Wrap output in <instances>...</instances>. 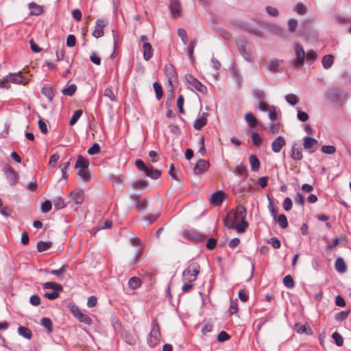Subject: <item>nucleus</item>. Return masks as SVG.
Listing matches in <instances>:
<instances>
[{"instance_id":"1","label":"nucleus","mask_w":351,"mask_h":351,"mask_svg":"<svg viewBox=\"0 0 351 351\" xmlns=\"http://www.w3.org/2000/svg\"><path fill=\"white\" fill-rule=\"evenodd\" d=\"M326 97L330 101L338 105H342L348 99V93L346 90L338 87H332L326 90Z\"/></svg>"},{"instance_id":"2","label":"nucleus","mask_w":351,"mask_h":351,"mask_svg":"<svg viewBox=\"0 0 351 351\" xmlns=\"http://www.w3.org/2000/svg\"><path fill=\"white\" fill-rule=\"evenodd\" d=\"M200 267L195 262H190L186 269L182 272V280L189 282H193L197 279L199 273Z\"/></svg>"},{"instance_id":"3","label":"nucleus","mask_w":351,"mask_h":351,"mask_svg":"<svg viewBox=\"0 0 351 351\" xmlns=\"http://www.w3.org/2000/svg\"><path fill=\"white\" fill-rule=\"evenodd\" d=\"M294 51L295 59L293 61L292 64L295 68L299 69L304 64L305 51L299 43H294Z\"/></svg>"},{"instance_id":"4","label":"nucleus","mask_w":351,"mask_h":351,"mask_svg":"<svg viewBox=\"0 0 351 351\" xmlns=\"http://www.w3.org/2000/svg\"><path fill=\"white\" fill-rule=\"evenodd\" d=\"M152 326V330L147 338V342L151 347H154L158 343L161 336L156 319L153 320Z\"/></svg>"},{"instance_id":"5","label":"nucleus","mask_w":351,"mask_h":351,"mask_svg":"<svg viewBox=\"0 0 351 351\" xmlns=\"http://www.w3.org/2000/svg\"><path fill=\"white\" fill-rule=\"evenodd\" d=\"M185 81L195 90L202 94L207 93V88L206 86L202 84L197 78L194 77L190 74H187L184 76Z\"/></svg>"},{"instance_id":"6","label":"nucleus","mask_w":351,"mask_h":351,"mask_svg":"<svg viewBox=\"0 0 351 351\" xmlns=\"http://www.w3.org/2000/svg\"><path fill=\"white\" fill-rule=\"evenodd\" d=\"M237 221V219H233L229 224L228 218L224 219V224L228 228H235L237 232L239 234L244 232L248 226V223L245 220H241V224H236Z\"/></svg>"},{"instance_id":"7","label":"nucleus","mask_w":351,"mask_h":351,"mask_svg":"<svg viewBox=\"0 0 351 351\" xmlns=\"http://www.w3.org/2000/svg\"><path fill=\"white\" fill-rule=\"evenodd\" d=\"M71 312L76 319H77L80 322L84 323L87 325H90L92 324V319L87 315L84 314L78 307L72 306Z\"/></svg>"},{"instance_id":"8","label":"nucleus","mask_w":351,"mask_h":351,"mask_svg":"<svg viewBox=\"0 0 351 351\" xmlns=\"http://www.w3.org/2000/svg\"><path fill=\"white\" fill-rule=\"evenodd\" d=\"M4 173L11 186H14L17 182L19 175L14 169L10 167H5L3 169Z\"/></svg>"},{"instance_id":"9","label":"nucleus","mask_w":351,"mask_h":351,"mask_svg":"<svg viewBox=\"0 0 351 351\" xmlns=\"http://www.w3.org/2000/svg\"><path fill=\"white\" fill-rule=\"evenodd\" d=\"M108 22L104 19H99L96 21V27L93 32V36L98 38L104 35L103 28L107 25Z\"/></svg>"},{"instance_id":"10","label":"nucleus","mask_w":351,"mask_h":351,"mask_svg":"<svg viewBox=\"0 0 351 351\" xmlns=\"http://www.w3.org/2000/svg\"><path fill=\"white\" fill-rule=\"evenodd\" d=\"M209 167V162L204 159H199L195 164L193 172L195 174L204 173Z\"/></svg>"},{"instance_id":"11","label":"nucleus","mask_w":351,"mask_h":351,"mask_svg":"<svg viewBox=\"0 0 351 351\" xmlns=\"http://www.w3.org/2000/svg\"><path fill=\"white\" fill-rule=\"evenodd\" d=\"M290 156L293 160L295 161H299L302 159V149L299 144L294 143L292 145Z\"/></svg>"},{"instance_id":"12","label":"nucleus","mask_w":351,"mask_h":351,"mask_svg":"<svg viewBox=\"0 0 351 351\" xmlns=\"http://www.w3.org/2000/svg\"><path fill=\"white\" fill-rule=\"evenodd\" d=\"M225 198V193L223 191H218L210 196V202L211 204L219 206Z\"/></svg>"},{"instance_id":"13","label":"nucleus","mask_w":351,"mask_h":351,"mask_svg":"<svg viewBox=\"0 0 351 351\" xmlns=\"http://www.w3.org/2000/svg\"><path fill=\"white\" fill-rule=\"evenodd\" d=\"M7 80L17 84H25L27 83L26 79L20 72L8 75L7 76Z\"/></svg>"},{"instance_id":"14","label":"nucleus","mask_w":351,"mask_h":351,"mask_svg":"<svg viewBox=\"0 0 351 351\" xmlns=\"http://www.w3.org/2000/svg\"><path fill=\"white\" fill-rule=\"evenodd\" d=\"M285 145V140L284 137L279 136L271 143V149L275 153H278Z\"/></svg>"},{"instance_id":"15","label":"nucleus","mask_w":351,"mask_h":351,"mask_svg":"<svg viewBox=\"0 0 351 351\" xmlns=\"http://www.w3.org/2000/svg\"><path fill=\"white\" fill-rule=\"evenodd\" d=\"M318 145V141L312 137L306 136L304 138L303 147L305 149L310 150V153H313L315 150L311 149L314 147H316Z\"/></svg>"},{"instance_id":"16","label":"nucleus","mask_w":351,"mask_h":351,"mask_svg":"<svg viewBox=\"0 0 351 351\" xmlns=\"http://www.w3.org/2000/svg\"><path fill=\"white\" fill-rule=\"evenodd\" d=\"M169 8L173 17L181 16L180 4L179 0H170Z\"/></svg>"},{"instance_id":"17","label":"nucleus","mask_w":351,"mask_h":351,"mask_svg":"<svg viewBox=\"0 0 351 351\" xmlns=\"http://www.w3.org/2000/svg\"><path fill=\"white\" fill-rule=\"evenodd\" d=\"M132 200L135 203L136 209L138 211H141L146 208L147 202V199L141 200L140 197L138 195H132L130 196Z\"/></svg>"},{"instance_id":"18","label":"nucleus","mask_w":351,"mask_h":351,"mask_svg":"<svg viewBox=\"0 0 351 351\" xmlns=\"http://www.w3.org/2000/svg\"><path fill=\"white\" fill-rule=\"evenodd\" d=\"M335 269L341 274H343L347 270V265L344 260L341 257H339L336 259L335 263Z\"/></svg>"},{"instance_id":"19","label":"nucleus","mask_w":351,"mask_h":351,"mask_svg":"<svg viewBox=\"0 0 351 351\" xmlns=\"http://www.w3.org/2000/svg\"><path fill=\"white\" fill-rule=\"evenodd\" d=\"M143 58L145 60L148 61L153 56V49L151 45L148 43H144L143 45Z\"/></svg>"},{"instance_id":"20","label":"nucleus","mask_w":351,"mask_h":351,"mask_svg":"<svg viewBox=\"0 0 351 351\" xmlns=\"http://www.w3.org/2000/svg\"><path fill=\"white\" fill-rule=\"evenodd\" d=\"M165 70L166 74L169 78V81L171 83L172 80H176V73L173 66L171 64L165 65Z\"/></svg>"},{"instance_id":"21","label":"nucleus","mask_w":351,"mask_h":351,"mask_svg":"<svg viewBox=\"0 0 351 351\" xmlns=\"http://www.w3.org/2000/svg\"><path fill=\"white\" fill-rule=\"evenodd\" d=\"M89 166V161L88 159L84 158L82 156L77 157L75 166L76 169H88Z\"/></svg>"},{"instance_id":"22","label":"nucleus","mask_w":351,"mask_h":351,"mask_svg":"<svg viewBox=\"0 0 351 351\" xmlns=\"http://www.w3.org/2000/svg\"><path fill=\"white\" fill-rule=\"evenodd\" d=\"M334 62V57L332 55H326L322 58V64L325 69H328L332 66Z\"/></svg>"},{"instance_id":"23","label":"nucleus","mask_w":351,"mask_h":351,"mask_svg":"<svg viewBox=\"0 0 351 351\" xmlns=\"http://www.w3.org/2000/svg\"><path fill=\"white\" fill-rule=\"evenodd\" d=\"M233 216H236L237 220L240 219L241 220H245L246 217V209L242 205H238L237 207L236 213L232 215Z\"/></svg>"},{"instance_id":"24","label":"nucleus","mask_w":351,"mask_h":351,"mask_svg":"<svg viewBox=\"0 0 351 351\" xmlns=\"http://www.w3.org/2000/svg\"><path fill=\"white\" fill-rule=\"evenodd\" d=\"M43 287L46 289H53V291H62V289H63V287L60 284H58V283H56L54 282H45L43 285Z\"/></svg>"},{"instance_id":"25","label":"nucleus","mask_w":351,"mask_h":351,"mask_svg":"<svg viewBox=\"0 0 351 351\" xmlns=\"http://www.w3.org/2000/svg\"><path fill=\"white\" fill-rule=\"evenodd\" d=\"M41 93L49 99V101H52L55 94L51 86H44L42 88Z\"/></svg>"},{"instance_id":"26","label":"nucleus","mask_w":351,"mask_h":351,"mask_svg":"<svg viewBox=\"0 0 351 351\" xmlns=\"http://www.w3.org/2000/svg\"><path fill=\"white\" fill-rule=\"evenodd\" d=\"M249 161L251 165V169L253 171H257L260 169V162L255 155H251L249 158Z\"/></svg>"},{"instance_id":"27","label":"nucleus","mask_w":351,"mask_h":351,"mask_svg":"<svg viewBox=\"0 0 351 351\" xmlns=\"http://www.w3.org/2000/svg\"><path fill=\"white\" fill-rule=\"evenodd\" d=\"M18 333L27 339H30L32 337L31 330L25 326H19L18 328Z\"/></svg>"},{"instance_id":"28","label":"nucleus","mask_w":351,"mask_h":351,"mask_svg":"<svg viewBox=\"0 0 351 351\" xmlns=\"http://www.w3.org/2000/svg\"><path fill=\"white\" fill-rule=\"evenodd\" d=\"M77 175L85 182L90 180V173L88 169H80L78 170Z\"/></svg>"},{"instance_id":"29","label":"nucleus","mask_w":351,"mask_h":351,"mask_svg":"<svg viewBox=\"0 0 351 351\" xmlns=\"http://www.w3.org/2000/svg\"><path fill=\"white\" fill-rule=\"evenodd\" d=\"M28 8L29 9H34V10L30 12V14H32V15L38 16V15H40V14H42L43 12V8L41 6L37 5L34 2H31V3H28Z\"/></svg>"},{"instance_id":"30","label":"nucleus","mask_w":351,"mask_h":351,"mask_svg":"<svg viewBox=\"0 0 351 351\" xmlns=\"http://www.w3.org/2000/svg\"><path fill=\"white\" fill-rule=\"evenodd\" d=\"M245 119L251 128H254L257 125V119L251 112H247L245 115Z\"/></svg>"},{"instance_id":"31","label":"nucleus","mask_w":351,"mask_h":351,"mask_svg":"<svg viewBox=\"0 0 351 351\" xmlns=\"http://www.w3.org/2000/svg\"><path fill=\"white\" fill-rule=\"evenodd\" d=\"M197 40H193L191 41L189 47H187V53L190 60L193 62L195 61V57L193 55L194 49L197 45Z\"/></svg>"},{"instance_id":"32","label":"nucleus","mask_w":351,"mask_h":351,"mask_svg":"<svg viewBox=\"0 0 351 351\" xmlns=\"http://www.w3.org/2000/svg\"><path fill=\"white\" fill-rule=\"evenodd\" d=\"M40 324L42 326L45 328L49 332H51L53 330V324L51 320L48 317H42L40 320Z\"/></svg>"},{"instance_id":"33","label":"nucleus","mask_w":351,"mask_h":351,"mask_svg":"<svg viewBox=\"0 0 351 351\" xmlns=\"http://www.w3.org/2000/svg\"><path fill=\"white\" fill-rule=\"evenodd\" d=\"M52 245V243L51 241H38L37 243V250L40 252L46 251L49 249Z\"/></svg>"},{"instance_id":"34","label":"nucleus","mask_w":351,"mask_h":351,"mask_svg":"<svg viewBox=\"0 0 351 351\" xmlns=\"http://www.w3.org/2000/svg\"><path fill=\"white\" fill-rule=\"evenodd\" d=\"M285 100L290 105L295 106L299 102L300 99L296 95L289 93L285 95Z\"/></svg>"},{"instance_id":"35","label":"nucleus","mask_w":351,"mask_h":351,"mask_svg":"<svg viewBox=\"0 0 351 351\" xmlns=\"http://www.w3.org/2000/svg\"><path fill=\"white\" fill-rule=\"evenodd\" d=\"M294 330L298 333H306L309 334V331L311 330L310 328L306 326V325H301L300 324H295L294 326Z\"/></svg>"},{"instance_id":"36","label":"nucleus","mask_w":351,"mask_h":351,"mask_svg":"<svg viewBox=\"0 0 351 351\" xmlns=\"http://www.w3.org/2000/svg\"><path fill=\"white\" fill-rule=\"evenodd\" d=\"M282 62V61L279 60H271L269 64L268 69L271 71L276 72L278 71V68Z\"/></svg>"},{"instance_id":"37","label":"nucleus","mask_w":351,"mask_h":351,"mask_svg":"<svg viewBox=\"0 0 351 351\" xmlns=\"http://www.w3.org/2000/svg\"><path fill=\"white\" fill-rule=\"evenodd\" d=\"M132 186L136 189H144L147 186V182L143 180H137L132 182Z\"/></svg>"},{"instance_id":"38","label":"nucleus","mask_w":351,"mask_h":351,"mask_svg":"<svg viewBox=\"0 0 351 351\" xmlns=\"http://www.w3.org/2000/svg\"><path fill=\"white\" fill-rule=\"evenodd\" d=\"M71 196L77 204H82L84 201L83 195L78 191H73Z\"/></svg>"},{"instance_id":"39","label":"nucleus","mask_w":351,"mask_h":351,"mask_svg":"<svg viewBox=\"0 0 351 351\" xmlns=\"http://www.w3.org/2000/svg\"><path fill=\"white\" fill-rule=\"evenodd\" d=\"M128 285L131 289H135L140 287L141 280L137 277H132L129 280Z\"/></svg>"},{"instance_id":"40","label":"nucleus","mask_w":351,"mask_h":351,"mask_svg":"<svg viewBox=\"0 0 351 351\" xmlns=\"http://www.w3.org/2000/svg\"><path fill=\"white\" fill-rule=\"evenodd\" d=\"M53 203L56 209L59 210L64 208L66 204L61 197H58L53 200Z\"/></svg>"},{"instance_id":"41","label":"nucleus","mask_w":351,"mask_h":351,"mask_svg":"<svg viewBox=\"0 0 351 351\" xmlns=\"http://www.w3.org/2000/svg\"><path fill=\"white\" fill-rule=\"evenodd\" d=\"M77 86L75 84H71L68 88H63L62 93L64 95L72 96L76 91Z\"/></svg>"},{"instance_id":"42","label":"nucleus","mask_w":351,"mask_h":351,"mask_svg":"<svg viewBox=\"0 0 351 351\" xmlns=\"http://www.w3.org/2000/svg\"><path fill=\"white\" fill-rule=\"evenodd\" d=\"M157 99H160L162 97V88L160 84L156 82L153 84Z\"/></svg>"},{"instance_id":"43","label":"nucleus","mask_w":351,"mask_h":351,"mask_svg":"<svg viewBox=\"0 0 351 351\" xmlns=\"http://www.w3.org/2000/svg\"><path fill=\"white\" fill-rule=\"evenodd\" d=\"M268 199H269V206H268V208H269V210L270 211V213L271 215V216L273 217V218L276 220V214H277V208L276 206L274 205L272 199L271 198H269L268 197Z\"/></svg>"},{"instance_id":"44","label":"nucleus","mask_w":351,"mask_h":351,"mask_svg":"<svg viewBox=\"0 0 351 351\" xmlns=\"http://www.w3.org/2000/svg\"><path fill=\"white\" fill-rule=\"evenodd\" d=\"M104 96L108 97L111 101H117V97L111 88H106L105 89Z\"/></svg>"},{"instance_id":"45","label":"nucleus","mask_w":351,"mask_h":351,"mask_svg":"<svg viewBox=\"0 0 351 351\" xmlns=\"http://www.w3.org/2000/svg\"><path fill=\"white\" fill-rule=\"evenodd\" d=\"M145 173L147 176H148L152 179H157L161 175L160 171H159L158 169L152 171V170L149 169L148 168H147V170Z\"/></svg>"},{"instance_id":"46","label":"nucleus","mask_w":351,"mask_h":351,"mask_svg":"<svg viewBox=\"0 0 351 351\" xmlns=\"http://www.w3.org/2000/svg\"><path fill=\"white\" fill-rule=\"evenodd\" d=\"M82 114V110H75L73 112L71 119H70L69 124L71 125H73L74 124H75L76 122L78 121L79 118L81 117Z\"/></svg>"},{"instance_id":"47","label":"nucleus","mask_w":351,"mask_h":351,"mask_svg":"<svg viewBox=\"0 0 351 351\" xmlns=\"http://www.w3.org/2000/svg\"><path fill=\"white\" fill-rule=\"evenodd\" d=\"M278 222L279 223V226L283 229L288 227L287 219L284 214H281L278 216Z\"/></svg>"},{"instance_id":"48","label":"nucleus","mask_w":351,"mask_h":351,"mask_svg":"<svg viewBox=\"0 0 351 351\" xmlns=\"http://www.w3.org/2000/svg\"><path fill=\"white\" fill-rule=\"evenodd\" d=\"M67 267V265H63L60 269L51 270L49 273L57 276H61L64 274Z\"/></svg>"},{"instance_id":"49","label":"nucleus","mask_w":351,"mask_h":351,"mask_svg":"<svg viewBox=\"0 0 351 351\" xmlns=\"http://www.w3.org/2000/svg\"><path fill=\"white\" fill-rule=\"evenodd\" d=\"M283 284L287 288L291 289L294 287V281L293 278L290 275H287L283 278Z\"/></svg>"},{"instance_id":"50","label":"nucleus","mask_w":351,"mask_h":351,"mask_svg":"<svg viewBox=\"0 0 351 351\" xmlns=\"http://www.w3.org/2000/svg\"><path fill=\"white\" fill-rule=\"evenodd\" d=\"M321 150L324 154L331 155V154H333L335 153L336 148H335V147H334L332 145H325L322 147Z\"/></svg>"},{"instance_id":"51","label":"nucleus","mask_w":351,"mask_h":351,"mask_svg":"<svg viewBox=\"0 0 351 351\" xmlns=\"http://www.w3.org/2000/svg\"><path fill=\"white\" fill-rule=\"evenodd\" d=\"M198 145H199V152L201 156H203L206 154V147L204 145V138L202 136H201L198 139Z\"/></svg>"},{"instance_id":"52","label":"nucleus","mask_w":351,"mask_h":351,"mask_svg":"<svg viewBox=\"0 0 351 351\" xmlns=\"http://www.w3.org/2000/svg\"><path fill=\"white\" fill-rule=\"evenodd\" d=\"M297 117L302 122H305L308 119L309 116L306 112L302 111L299 108H297Z\"/></svg>"},{"instance_id":"53","label":"nucleus","mask_w":351,"mask_h":351,"mask_svg":"<svg viewBox=\"0 0 351 351\" xmlns=\"http://www.w3.org/2000/svg\"><path fill=\"white\" fill-rule=\"evenodd\" d=\"M178 35L181 38L184 45H186L188 43V36L186 32L184 29H178Z\"/></svg>"},{"instance_id":"54","label":"nucleus","mask_w":351,"mask_h":351,"mask_svg":"<svg viewBox=\"0 0 351 351\" xmlns=\"http://www.w3.org/2000/svg\"><path fill=\"white\" fill-rule=\"evenodd\" d=\"M252 140L254 145L260 146L263 143V139L256 132H253L252 135Z\"/></svg>"},{"instance_id":"55","label":"nucleus","mask_w":351,"mask_h":351,"mask_svg":"<svg viewBox=\"0 0 351 351\" xmlns=\"http://www.w3.org/2000/svg\"><path fill=\"white\" fill-rule=\"evenodd\" d=\"M69 165H70V161L68 160L66 162H62L60 167L61 169V171H62V177L66 180L68 176H69V174L67 173L66 172V169H68V167H69Z\"/></svg>"},{"instance_id":"56","label":"nucleus","mask_w":351,"mask_h":351,"mask_svg":"<svg viewBox=\"0 0 351 351\" xmlns=\"http://www.w3.org/2000/svg\"><path fill=\"white\" fill-rule=\"evenodd\" d=\"M287 25L289 31L294 32L298 25V22L295 19H290L287 22Z\"/></svg>"},{"instance_id":"57","label":"nucleus","mask_w":351,"mask_h":351,"mask_svg":"<svg viewBox=\"0 0 351 351\" xmlns=\"http://www.w3.org/2000/svg\"><path fill=\"white\" fill-rule=\"evenodd\" d=\"M332 337V339H334L335 343L338 346H341L343 345V337H341V335L339 332H333Z\"/></svg>"},{"instance_id":"58","label":"nucleus","mask_w":351,"mask_h":351,"mask_svg":"<svg viewBox=\"0 0 351 351\" xmlns=\"http://www.w3.org/2000/svg\"><path fill=\"white\" fill-rule=\"evenodd\" d=\"M207 123L204 121L202 119H201L200 117H198L195 119V122H194V128L195 129L197 130H201Z\"/></svg>"},{"instance_id":"59","label":"nucleus","mask_w":351,"mask_h":351,"mask_svg":"<svg viewBox=\"0 0 351 351\" xmlns=\"http://www.w3.org/2000/svg\"><path fill=\"white\" fill-rule=\"evenodd\" d=\"M317 53L314 50L308 51L307 53L305 55L306 60L311 62H314L317 59Z\"/></svg>"},{"instance_id":"60","label":"nucleus","mask_w":351,"mask_h":351,"mask_svg":"<svg viewBox=\"0 0 351 351\" xmlns=\"http://www.w3.org/2000/svg\"><path fill=\"white\" fill-rule=\"evenodd\" d=\"M294 10L295 12H297L300 15H303L304 14L306 11H307V8L306 7L303 5L302 3H298L296 4V5L295 6L294 8Z\"/></svg>"},{"instance_id":"61","label":"nucleus","mask_w":351,"mask_h":351,"mask_svg":"<svg viewBox=\"0 0 351 351\" xmlns=\"http://www.w3.org/2000/svg\"><path fill=\"white\" fill-rule=\"evenodd\" d=\"M254 96L258 101H263L265 99V93L263 90L256 89L253 91Z\"/></svg>"},{"instance_id":"62","label":"nucleus","mask_w":351,"mask_h":351,"mask_svg":"<svg viewBox=\"0 0 351 351\" xmlns=\"http://www.w3.org/2000/svg\"><path fill=\"white\" fill-rule=\"evenodd\" d=\"M100 151L99 145L97 143H95L88 150V154L90 155L97 154Z\"/></svg>"},{"instance_id":"63","label":"nucleus","mask_w":351,"mask_h":351,"mask_svg":"<svg viewBox=\"0 0 351 351\" xmlns=\"http://www.w3.org/2000/svg\"><path fill=\"white\" fill-rule=\"evenodd\" d=\"M282 206H283V208L286 211L290 210L292 208V206H293V203H292L291 199L290 197H286L284 199Z\"/></svg>"},{"instance_id":"64","label":"nucleus","mask_w":351,"mask_h":351,"mask_svg":"<svg viewBox=\"0 0 351 351\" xmlns=\"http://www.w3.org/2000/svg\"><path fill=\"white\" fill-rule=\"evenodd\" d=\"M51 209V202L49 200L45 201L41 205L43 213H47Z\"/></svg>"}]
</instances>
